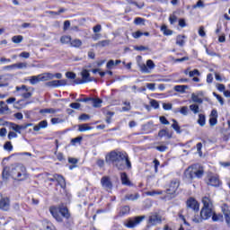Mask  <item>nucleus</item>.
Here are the masks:
<instances>
[{
	"instance_id": "22",
	"label": "nucleus",
	"mask_w": 230,
	"mask_h": 230,
	"mask_svg": "<svg viewBox=\"0 0 230 230\" xmlns=\"http://www.w3.org/2000/svg\"><path fill=\"white\" fill-rule=\"evenodd\" d=\"M222 211L223 214L225 215V218H226V222L228 226H230V211H229V208L226 205H224V207H222Z\"/></svg>"
},
{
	"instance_id": "56",
	"label": "nucleus",
	"mask_w": 230,
	"mask_h": 230,
	"mask_svg": "<svg viewBox=\"0 0 230 230\" xmlns=\"http://www.w3.org/2000/svg\"><path fill=\"white\" fill-rule=\"evenodd\" d=\"M180 112L182 114V116H188V107L187 106H182L180 109Z\"/></svg>"
},
{
	"instance_id": "12",
	"label": "nucleus",
	"mask_w": 230,
	"mask_h": 230,
	"mask_svg": "<svg viewBox=\"0 0 230 230\" xmlns=\"http://www.w3.org/2000/svg\"><path fill=\"white\" fill-rule=\"evenodd\" d=\"M31 124H25V125H18L15 123H11L10 124V128L11 130H13L16 134H21V130H26L28 127H31Z\"/></svg>"
},
{
	"instance_id": "57",
	"label": "nucleus",
	"mask_w": 230,
	"mask_h": 230,
	"mask_svg": "<svg viewBox=\"0 0 230 230\" xmlns=\"http://www.w3.org/2000/svg\"><path fill=\"white\" fill-rule=\"evenodd\" d=\"M150 105L155 109H159V102L154 99L150 101Z\"/></svg>"
},
{
	"instance_id": "8",
	"label": "nucleus",
	"mask_w": 230,
	"mask_h": 230,
	"mask_svg": "<svg viewBox=\"0 0 230 230\" xmlns=\"http://www.w3.org/2000/svg\"><path fill=\"white\" fill-rule=\"evenodd\" d=\"M145 220V216H138L133 218L128 219L125 222L126 227H129L130 229L136 227V226H138V224H141Z\"/></svg>"
},
{
	"instance_id": "16",
	"label": "nucleus",
	"mask_w": 230,
	"mask_h": 230,
	"mask_svg": "<svg viewBox=\"0 0 230 230\" xmlns=\"http://www.w3.org/2000/svg\"><path fill=\"white\" fill-rule=\"evenodd\" d=\"M67 84V81L66 80H54V81H50L46 83V85L48 87H60L62 85H66Z\"/></svg>"
},
{
	"instance_id": "52",
	"label": "nucleus",
	"mask_w": 230,
	"mask_h": 230,
	"mask_svg": "<svg viewBox=\"0 0 230 230\" xmlns=\"http://www.w3.org/2000/svg\"><path fill=\"white\" fill-rule=\"evenodd\" d=\"M7 137H8V139H10V140H12V139H16V137H17V133H15V131H9Z\"/></svg>"
},
{
	"instance_id": "36",
	"label": "nucleus",
	"mask_w": 230,
	"mask_h": 230,
	"mask_svg": "<svg viewBox=\"0 0 230 230\" xmlns=\"http://www.w3.org/2000/svg\"><path fill=\"white\" fill-rule=\"evenodd\" d=\"M159 137H164L166 136L169 139L172 137V134L166 129H162L158 133Z\"/></svg>"
},
{
	"instance_id": "37",
	"label": "nucleus",
	"mask_w": 230,
	"mask_h": 230,
	"mask_svg": "<svg viewBox=\"0 0 230 230\" xmlns=\"http://www.w3.org/2000/svg\"><path fill=\"white\" fill-rule=\"evenodd\" d=\"M198 123L200 127H204L206 125V116L204 114L199 115Z\"/></svg>"
},
{
	"instance_id": "55",
	"label": "nucleus",
	"mask_w": 230,
	"mask_h": 230,
	"mask_svg": "<svg viewBox=\"0 0 230 230\" xmlns=\"http://www.w3.org/2000/svg\"><path fill=\"white\" fill-rule=\"evenodd\" d=\"M4 150L12 151L13 146H12V142H6L4 146Z\"/></svg>"
},
{
	"instance_id": "41",
	"label": "nucleus",
	"mask_w": 230,
	"mask_h": 230,
	"mask_svg": "<svg viewBox=\"0 0 230 230\" xmlns=\"http://www.w3.org/2000/svg\"><path fill=\"white\" fill-rule=\"evenodd\" d=\"M185 36H177L176 38V44L178 46H184L185 41H184Z\"/></svg>"
},
{
	"instance_id": "47",
	"label": "nucleus",
	"mask_w": 230,
	"mask_h": 230,
	"mask_svg": "<svg viewBox=\"0 0 230 230\" xmlns=\"http://www.w3.org/2000/svg\"><path fill=\"white\" fill-rule=\"evenodd\" d=\"M189 76L190 78H193V76H200V72H199V69H194V70L189 72Z\"/></svg>"
},
{
	"instance_id": "42",
	"label": "nucleus",
	"mask_w": 230,
	"mask_h": 230,
	"mask_svg": "<svg viewBox=\"0 0 230 230\" xmlns=\"http://www.w3.org/2000/svg\"><path fill=\"white\" fill-rule=\"evenodd\" d=\"M137 199H139V194L137 193L126 195L127 200H137Z\"/></svg>"
},
{
	"instance_id": "1",
	"label": "nucleus",
	"mask_w": 230,
	"mask_h": 230,
	"mask_svg": "<svg viewBox=\"0 0 230 230\" xmlns=\"http://www.w3.org/2000/svg\"><path fill=\"white\" fill-rule=\"evenodd\" d=\"M4 181H8L10 177L16 181H26L30 177L26 167L21 164L13 165L12 167H4L2 172Z\"/></svg>"
},
{
	"instance_id": "50",
	"label": "nucleus",
	"mask_w": 230,
	"mask_h": 230,
	"mask_svg": "<svg viewBox=\"0 0 230 230\" xmlns=\"http://www.w3.org/2000/svg\"><path fill=\"white\" fill-rule=\"evenodd\" d=\"M217 123H218L217 118L210 117V119H209L210 127H215V125H217Z\"/></svg>"
},
{
	"instance_id": "6",
	"label": "nucleus",
	"mask_w": 230,
	"mask_h": 230,
	"mask_svg": "<svg viewBox=\"0 0 230 230\" xmlns=\"http://www.w3.org/2000/svg\"><path fill=\"white\" fill-rule=\"evenodd\" d=\"M118 170H125V168H132V164H130V160H128V155L124 153L122 156L118 160L116 164H113Z\"/></svg>"
},
{
	"instance_id": "34",
	"label": "nucleus",
	"mask_w": 230,
	"mask_h": 230,
	"mask_svg": "<svg viewBox=\"0 0 230 230\" xmlns=\"http://www.w3.org/2000/svg\"><path fill=\"white\" fill-rule=\"evenodd\" d=\"M110 45H111V40H103L96 43V46H98L99 48H105L106 46H110Z\"/></svg>"
},
{
	"instance_id": "11",
	"label": "nucleus",
	"mask_w": 230,
	"mask_h": 230,
	"mask_svg": "<svg viewBox=\"0 0 230 230\" xmlns=\"http://www.w3.org/2000/svg\"><path fill=\"white\" fill-rule=\"evenodd\" d=\"M101 184L106 191H111V190H112V181H111V177L109 176H102L101 179Z\"/></svg>"
},
{
	"instance_id": "45",
	"label": "nucleus",
	"mask_w": 230,
	"mask_h": 230,
	"mask_svg": "<svg viewBox=\"0 0 230 230\" xmlns=\"http://www.w3.org/2000/svg\"><path fill=\"white\" fill-rule=\"evenodd\" d=\"M146 194L148 195L149 197H155V195H163V191H161V190H151V191L146 192Z\"/></svg>"
},
{
	"instance_id": "23",
	"label": "nucleus",
	"mask_w": 230,
	"mask_h": 230,
	"mask_svg": "<svg viewBox=\"0 0 230 230\" xmlns=\"http://www.w3.org/2000/svg\"><path fill=\"white\" fill-rule=\"evenodd\" d=\"M54 179L61 186V188H66V179L60 174H54Z\"/></svg>"
},
{
	"instance_id": "46",
	"label": "nucleus",
	"mask_w": 230,
	"mask_h": 230,
	"mask_svg": "<svg viewBox=\"0 0 230 230\" xmlns=\"http://www.w3.org/2000/svg\"><path fill=\"white\" fill-rule=\"evenodd\" d=\"M123 105H126L125 107H122V111L124 112H128V111H130V109H132V106H130V102L125 101L123 102Z\"/></svg>"
},
{
	"instance_id": "61",
	"label": "nucleus",
	"mask_w": 230,
	"mask_h": 230,
	"mask_svg": "<svg viewBox=\"0 0 230 230\" xmlns=\"http://www.w3.org/2000/svg\"><path fill=\"white\" fill-rule=\"evenodd\" d=\"M93 33H100L102 31V25L97 24L93 28Z\"/></svg>"
},
{
	"instance_id": "25",
	"label": "nucleus",
	"mask_w": 230,
	"mask_h": 230,
	"mask_svg": "<svg viewBox=\"0 0 230 230\" xmlns=\"http://www.w3.org/2000/svg\"><path fill=\"white\" fill-rule=\"evenodd\" d=\"M48 127V120H42L38 125L34 126L33 130L39 132L40 128H46Z\"/></svg>"
},
{
	"instance_id": "63",
	"label": "nucleus",
	"mask_w": 230,
	"mask_h": 230,
	"mask_svg": "<svg viewBox=\"0 0 230 230\" xmlns=\"http://www.w3.org/2000/svg\"><path fill=\"white\" fill-rule=\"evenodd\" d=\"M70 107H71V109L78 110V109H80V107H82V105L78 102H72V103H70Z\"/></svg>"
},
{
	"instance_id": "49",
	"label": "nucleus",
	"mask_w": 230,
	"mask_h": 230,
	"mask_svg": "<svg viewBox=\"0 0 230 230\" xmlns=\"http://www.w3.org/2000/svg\"><path fill=\"white\" fill-rule=\"evenodd\" d=\"M216 87H217V91H219V93H225V91H226V85H224L222 84H217Z\"/></svg>"
},
{
	"instance_id": "20",
	"label": "nucleus",
	"mask_w": 230,
	"mask_h": 230,
	"mask_svg": "<svg viewBox=\"0 0 230 230\" xmlns=\"http://www.w3.org/2000/svg\"><path fill=\"white\" fill-rule=\"evenodd\" d=\"M203 208L213 209V201L209 196H204L202 198Z\"/></svg>"
},
{
	"instance_id": "28",
	"label": "nucleus",
	"mask_w": 230,
	"mask_h": 230,
	"mask_svg": "<svg viewBox=\"0 0 230 230\" xmlns=\"http://www.w3.org/2000/svg\"><path fill=\"white\" fill-rule=\"evenodd\" d=\"M82 40L78 39L71 40L70 46L71 48H82Z\"/></svg>"
},
{
	"instance_id": "17",
	"label": "nucleus",
	"mask_w": 230,
	"mask_h": 230,
	"mask_svg": "<svg viewBox=\"0 0 230 230\" xmlns=\"http://www.w3.org/2000/svg\"><path fill=\"white\" fill-rule=\"evenodd\" d=\"M161 222H163V219L157 213H155L149 217V223L152 224V226H157V224H161Z\"/></svg>"
},
{
	"instance_id": "3",
	"label": "nucleus",
	"mask_w": 230,
	"mask_h": 230,
	"mask_svg": "<svg viewBox=\"0 0 230 230\" xmlns=\"http://www.w3.org/2000/svg\"><path fill=\"white\" fill-rule=\"evenodd\" d=\"M49 211L52 215V217L57 220V222H62V217L64 218H69L71 215L69 214V210L66 207L61 206L59 208L57 207H51L49 208ZM62 215V217L60 216Z\"/></svg>"
},
{
	"instance_id": "9",
	"label": "nucleus",
	"mask_w": 230,
	"mask_h": 230,
	"mask_svg": "<svg viewBox=\"0 0 230 230\" xmlns=\"http://www.w3.org/2000/svg\"><path fill=\"white\" fill-rule=\"evenodd\" d=\"M139 68L142 73H146L148 75V74L152 73L153 69L155 68V64L154 63L153 60L149 59L146 61V65L140 64Z\"/></svg>"
},
{
	"instance_id": "64",
	"label": "nucleus",
	"mask_w": 230,
	"mask_h": 230,
	"mask_svg": "<svg viewBox=\"0 0 230 230\" xmlns=\"http://www.w3.org/2000/svg\"><path fill=\"white\" fill-rule=\"evenodd\" d=\"M135 24H145V19L143 18H136L134 21Z\"/></svg>"
},
{
	"instance_id": "44",
	"label": "nucleus",
	"mask_w": 230,
	"mask_h": 230,
	"mask_svg": "<svg viewBox=\"0 0 230 230\" xmlns=\"http://www.w3.org/2000/svg\"><path fill=\"white\" fill-rule=\"evenodd\" d=\"M28 63H16L14 64V69H26Z\"/></svg>"
},
{
	"instance_id": "32",
	"label": "nucleus",
	"mask_w": 230,
	"mask_h": 230,
	"mask_svg": "<svg viewBox=\"0 0 230 230\" xmlns=\"http://www.w3.org/2000/svg\"><path fill=\"white\" fill-rule=\"evenodd\" d=\"M39 82H40V75H32L30 78V84L31 85H36V84H39Z\"/></svg>"
},
{
	"instance_id": "14",
	"label": "nucleus",
	"mask_w": 230,
	"mask_h": 230,
	"mask_svg": "<svg viewBox=\"0 0 230 230\" xmlns=\"http://www.w3.org/2000/svg\"><path fill=\"white\" fill-rule=\"evenodd\" d=\"M204 92H198L196 93H191V100L193 103H199V105L204 102Z\"/></svg>"
},
{
	"instance_id": "33",
	"label": "nucleus",
	"mask_w": 230,
	"mask_h": 230,
	"mask_svg": "<svg viewBox=\"0 0 230 230\" xmlns=\"http://www.w3.org/2000/svg\"><path fill=\"white\" fill-rule=\"evenodd\" d=\"M8 112V105L3 101L0 102V114H4Z\"/></svg>"
},
{
	"instance_id": "62",
	"label": "nucleus",
	"mask_w": 230,
	"mask_h": 230,
	"mask_svg": "<svg viewBox=\"0 0 230 230\" xmlns=\"http://www.w3.org/2000/svg\"><path fill=\"white\" fill-rule=\"evenodd\" d=\"M72 145H76V143H82V137H77L71 140Z\"/></svg>"
},
{
	"instance_id": "48",
	"label": "nucleus",
	"mask_w": 230,
	"mask_h": 230,
	"mask_svg": "<svg viewBox=\"0 0 230 230\" xmlns=\"http://www.w3.org/2000/svg\"><path fill=\"white\" fill-rule=\"evenodd\" d=\"M212 220H213V222H218V221L222 220V215H217V214H215V212H213Z\"/></svg>"
},
{
	"instance_id": "19",
	"label": "nucleus",
	"mask_w": 230,
	"mask_h": 230,
	"mask_svg": "<svg viewBox=\"0 0 230 230\" xmlns=\"http://www.w3.org/2000/svg\"><path fill=\"white\" fill-rule=\"evenodd\" d=\"M208 186H214L215 188H217L220 186V179H218V176L217 175L208 176Z\"/></svg>"
},
{
	"instance_id": "7",
	"label": "nucleus",
	"mask_w": 230,
	"mask_h": 230,
	"mask_svg": "<svg viewBox=\"0 0 230 230\" xmlns=\"http://www.w3.org/2000/svg\"><path fill=\"white\" fill-rule=\"evenodd\" d=\"M180 182L178 180H173L170 182L169 187L166 190L167 195L171 199H175L177 197V190H179Z\"/></svg>"
},
{
	"instance_id": "31",
	"label": "nucleus",
	"mask_w": 230,
	"mask_h": 230,
	"mask_svg": "<svg viewBox=\"0 0 230 230\" xmlns=\"http://www.w3.org/2000/svg\"><path fill=\"white\" fill-rule=\"evenodd\" d=\"M79 132H87V130H93V128L89 124H81L78 128Z\"/></svg>"
},
{
	"instance_id": "15",
	"label": "nucleus",
	"mask_w": 230,
	"mask_h": 230,
	"mask_svg": "<svg viewBox=\"0 0 230 230\" xmlns=\"http://www.w3.org/2000/svg\"><path fill=\"white\" fill-rule=\"evenodd\" d=\"M187 208H189L190 209H193L194 211H199V205L197 199H195L194 198H190L187 200Z\"/></svg>"
},
{
	"instance_id": "21",
	"label": "nucleus",
	"mask_w": 230,
	"mask_h": 230,
	"mask_svg": "<svg viewBox=\"0 0 230 230\" xmlns=\"http://www.w3.org/2000/svg\"><path fill=\"white\" fill-rule=\"evenodd\" d=\"M54 78H55V75L51 73H45V74L40 75V82H48L49 80H53Z\"/></svg>"
},
{
	"instance_id": "35",
	"label": "nucleus",
	"mask_w": 230,
	"mask_h": 230,
	"mask_svg": "<svg viewBox=\"0 0 230 230\" xmlns=\"http://www.w3.org/2000/svg\"><path fill=\"white\" fill-rule=\"evenodd\" d=\"M93 107L100 108L102 107V103L103 102L102 99H91Z\"/></svg>"
},
{
	"instance_id": "24",
	"label": "nucleus",
	"mask_w": 230,
	"mask_h": 230,
	"mask_svg": "<svg viewBox=\"0 0 230 230\" xmlns=\"http://www.w3.org/2000/svg\"><path fill=\"white\" fill-rule=\"evenodd\" d=\"M57 112H58V110L53 108L42 109L40 111V114H42L43 116H45V114H57Z\"/></svg>"
},
{
	"instance_id": "54",
	"label": "nucleus",
	"mask_w": 230,
	"mask_h": 230,
	"mask_svg": "<svg viewBox=\"0 0 230 230\" xmlns=\"http://www.w3.org/2000/svg\"><path fill=\"white\" fill-rule=\"evenodd\" d=\"M66 78H69L70 80H75L76 78V74L73 72H66Z\"/></svg>"
},
{
	"instance_id": "51",
	"label": "nucleus",
	"mask_w": 230,
	"mask_h": 230,
	"mask_svg": "<svg viewBox=\"0 0 230 230\" xmlns=\"http://www.w3.org/2000/svg\"><path fill=\"white\" fill-rule=\"evenodd\" d=\"M192 8H204V1L199 0L197 4L192 6Z\"/></svg>"
},
{
	"instance_id": "53",
	"label": "nucleus",
	"mask_w": 230,
	"mask_h": 230,
	"mask_svg": "<svg viewBox=\"0 0 230 230\" xmlns=\"http://www.w3.org/2000/svg\"><path fill=\"white\" fill-rule=\"evenodd\" d=\"M213 96L217 98V100L219 102L220 105H224V98L222 96L218 95L217 93H213Z\"/></svg>"
},
{
	"instance_id": "5",
	"label": "nucleus",
	"mask_w": 230,
	"mask_h": 230,
	"mask_svg": "<svg viewBox=\"0 0 230 230\" xmlns=\"http://www.w3.org/2000/svg\"><path fill=\"white\" fill-rule=\"evenodd\" d=\"M213 216V208H202L200 211V216H195L192 218V222L195 224H200L202 220H208V218H211Z\"/></svg>"
},
{
	"instance_id": "29",
	"label": "nucleus",
	"mask_w": 230,
	"mask_h": 230,
	"mask_svg": "<svg viewBox=\"0 0 230 230\" xmlns=\"http://www.w3.org/2000/svg\"><path fill=\"white\" fill-rule=\"evenodd\" d=\"M189 109L193 114H199V112H200V107L197 103L190 104Z\"/></svg>"
},
{
	"instance_id": "13",
	"label": "nucleus",
	"mask_w": 230,
	"mask_h": 230,
	"mask_svg": "<svg viewBox=\"0 0 230 230\" xmlns=\"http://www.w3.org/2000/svg\"><path fill=\"white\" fill-rule=\"evenodd\" d=\"M0 209L3 211H8L10 209V199L0 194Z\"/></svg>"
},
{
	"instance_id": "27",
	"label": "nucleus",
	"mask_w": 230,
	"mask_h": 230,
	"mask_svg": "<svg viewBox=\"0 0 230 230\" xmlns=\"http://www.w3.org/2000/svg\"><path fill=\"white\" fill-rule=\"evenodd\" d=\"M120 179H121V182L122 184H124L125 186H130V180H128V176H127L126 172H122L120 174Z\"/></svg>"
},
{
	"instance_id": "43",
	"label": "nucleus",
	"mask_w": 230,
	"mask_h": 230,
	"mask_svg": "<svg viewBox=\"0 0 230 230\" xmlns=\"http://www.w3.org/2000/svg\"><path fill=\"white\" fill-rule=\"evenodd\" d=\"M22 35H17V36H13L12 38V40L14 44H21V42H22Z\"/></svg>"
},
{
	"instance_id": "2",
	"label": "nucleus",
	"mask_w": 230,
	"mask_h": 230,
	"mask_svg": "<svg viewBox=\"0 0 230 230\" xmlns=\"http://www.w3.org/2000/svg\"><path fill=\"white\" fill-rule=\"evenodd\" d=\"M204 175V168L200 164H194L185 171V177L189 181H193V179H200Z\"/></svg>"
},
{
	"instance_id": "4",
	"label": "nucleus",
	"mask_w": 230,
	"mask_h": 230,
	"mask_svg": "<svg viewBox=\"0 0 230 230\" xmlns=\"http://www.w3.org/2000/svg\"><path fill=\"white\" fill-rule=\"evenodd\" d=\"M15 94L28 100L33 96V88L28 87L24 84L15 87Z\"/></svg>"
},
{
	"instance_id": "30",
	"label": "nucleus",
	"mask_w": 230,
	"mask_h": 230,
	"mask_svg": "<svg viewBox=\"0 0 230 230\" xmlns=\"http://www.w3.org/2000/svg\"><path fill=\"white\" fill-rule=\"evenodd\" d=\"M72 40L73 39L71 38V36H69V35H63L60 38V42H61V44H71V40Z\"/></svg>"
},
{
	"instance_id": "18",
	"label": "nucleus",
	"mask_w": 230,
	"mask_h": 230,
	"mask_svg": "<svg viewBox=\"0 0 230 230\" xmlns=\"http://www.w3.org/2000/svg\"><path fill=\"white\" fill-rule=\"evenodd\" d=\"M81 75H82L81 84H87L89 82H93V79L91 77V74H89V70L84 69L81 72Z\"/></svg>"
},
{
	"instance_id": "60",
	"label": "nucleus",
	"mask_w": 230,
	"mask_h": 230,
	"mask_svg": "<svg viewBox=\"0 0 230 230\" xmlns=\"http://www.w3.org/2000/svg\"><path fill=\"white\" fill-rule=\"evenodd\" d=\"M132 37L134 39H139V37H143V32H141L140 31H137L136 32L132 33Z\"/></svg>"
},
{
	"instance_id": "59",
	"label": "nucleus",
	"mask_w": 230,
	"mask_h": 230,
	"mask_svg": "<svg viewBox=\"0 0 230 230\" xmlns=\"http://www.w3.org/2000/svg\"><path fill=\"white\" fill-rule=\"evenodd\" d=\"M199 37H206V31L204 30V26H200L199 30Z\"/></svg>"
},
{
	"instance_id": "40",
	"label": "nucleus",
	"mask_w": 230,
	"mask_h": 230,
	"mask_svg": "<svg viewBox=\"0 0 230 230\" xmlns=\"http://www.w3.org/2000/svg\"><path fill=\"white\" fill-rule=\"evenodd\" d=\"M161 31H163L164 35H172L173 33V31H172L170 29H168V27H166V25H163L161 27Z\"/></svg>"
},
{
	"instance_id": "10",
	"label": "nucleus",
	"mask_w": 230,
	"mask_h": 230,
	"mask_svg": "<svg viewBox=\"0 0 230 230\" xmlns=\"http://www.w3.org/2000/svg\"><path fill=\"white\" fill-rule=\"evenodd\" d=\"M124 154L125 153L112 151L108 155H106V161L107 163H112L115 164L118 160L124 155Z\"/></svg>"
},
{
	"instance_id": "58",
	"label": "nucleus",
	"mask_w": 230,
	"mask_h": 230,
	"mask_svg": "<svg viewBox=\"0 0 230 230\" xmlns=\"http://www.w3.org/2000/svg\"><path fill=\"white\" fill-rule=\"evenodd\" d=\"M64 120H62V119H58V118H52L51 119V123L52 125H58V123H62Z\"/></svg>"
},
{
	"instance_id": "26",
	"label": "nucleus",
	"mask_w": 230,
	"mask_h": 230,
	"mask_svg": "<svg viewBox=\"0 0 230 230\" xmlns=\"http://www.w3.org/2000/svg\"><path fill=\"white\" fill-rule=\"evenodd\" d=\"M119 64H121V60L117 59L114 61V60L111 59L110 61H108L106 67H107V69L111 70V69H113L114 66H118Z\"/></svg>"
},
{
	"instance_id": "38",
	"label": "nucleus",
	"mask_w": 230,
	"mask_h": 230,
	"mask_svg": "<svg viewBox=\"0 0 230 230\" xmlns=\"http://www.w3.org/2000/svg\"><path fill=\"white\" fill-rule=\"evenodd\" d=\"M186 89H188V85H176V86H174V91H176V93H185Z\"/></svg>"
},
{
	"instance_id": "39",
	"label": "nucleus",
	"mask_w": 230,
	"mask_h": 230,
	"mask_svg": "<svg viewBox=\"0 0 230 230\" xmlns=\"http://www.w3.org/2000/svg\"><path fill=\"white\" fill-rule=\"evenodd\" d=\"M172 128H173V130H175V132H177V134H181V127L179 126V123L177 122V120L172 119Z\"/></svg>"
}]
</instances>
